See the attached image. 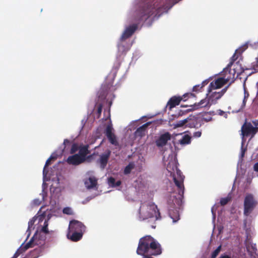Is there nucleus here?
Wrapping results in <instances>:
<instances>
[{"label":"nucleus","instance_id":"obj_1","mask_svg":"<svg viewBox=\"0 0 258 258\" xmlns=\"http://www.w3.org/2000/svg\"><path fill=\"white\" fill-rule=\"evenodd\" d=\"M160 7L156 8L155 4L152 5L150 2L140 3L135 11L133 21L137 23L126 27L122 33L120 40L123 41L130 37L138 28V24L145 22L152 15L156 13V15L160 12Z\"/></svg>","mask_w":258,"mask_h":258},{"label":"nucleus","instance_id":"obj_2","mask_svg":"<svg viewBox=\"0 0 258 258\" xmlns=\"http://www.w3.org/2000/svg\"><path fill=\"white\" fill-rule=\"evenodd\" d=\"M166 169L170 175L172 176L174 182L178 190V197H173L172 202L175 206L180 207L182 203V198L184 194V186L183 182L184 176L181 171L178 168L175 161H171L168 163Z\"/></svg>","mask_w":258,"mask_h":258},{"label":"nucleus","instance_id":"obj_3","mask_svg":"<svg viewBox=\"0 0 258 258\" xmlns=\"http://www.w3.org/2000/svg\"><path fill=\"white\" fill-rule=\"evenodd\" d=\"M140 215L143 220L155 217L157 220L161 218L157 206L152 202L142 203L140 208Z\"/></svg>","mask_w":258,"mask_h":258},{"label":"nucleus","instance_id":"obj_4","mask_svg":"<svg viewBox=\"0 0 258 258\" xmlns=\"http://www.w3.org/2000/svg\"><path fill=\"white\" fill-rule=\"evenodd\" d=\"M257 204V201L252 194H247L244 200V215L246 217L249 216L256 207Z\"/></svg>","mask_w":258,"mask_h":258},{"label":"nucleus","instance_id":"obj_5","mask_svg":"<svg viewBox=\"0 0 258 258\" xmlns=\"http://www.w3.org/2000/svg\"><path fill=\"white\" fill-rule=\"evenodd\" d=\"M241 135L244 137H250L252 138L257 133L256 129L253 127V125L250 122H247L246 120L241 128Z\"/></svg>","mask_w":258,"mask_h":258},{"label":"nucleus","instance_id":"obj_6","mask_svg":"<svg viewBox=\"0 0 258 258\" xmlns=\"http://www.w3.org/2000/svg\"><path fill=\"white\" fill-rule=\"evenodd\" d=\"M37 239V235H35L25 245H23L24 244H23L15 252L12 258H17L20 253L25 251L28 248L33 247L34 245L42 244L41 242H38V240Z\"/></svg>","mask_w":258,"mask_h":258},{"label":"nucleus","instance_id":"obj_7","mask_svg":"<svg viewBox=\"0 0 258 258\" xmlns=\"http://www.w3.org/2000/svg\"><path fill=\"white\" fill-rule=\"evenodd\" d=\"M195 97H196L195 94L192 93H186L183 95L181 97L173 96L171 97L169 100L168 104L171 108H173L179 105L181 100L185 101L187 100L188 98Z\"/></svg>","mask_w":258,"mask_h":258},{"label":"nucleus","instance_id":"obj_8","mask_svg":"<svg viewBox=\"0 0 258 258\" xmlns=\"http://www.w3.org/2000/svg\"><path fill=\"white\" fill-rule=\"evenodd\" d=\"M229 86V85L219 92L212 91L211 92H208L207 95H208L210 101H211V104H216L217 103V101L219 100L226 93Z\"/></svg>","mask_w":258,"mask_h":258},{"label":"nucleus","instance_id":"obj_9","mask_svg":"<svg viewBox=\"0 0 258 258\" xmlns=\"http://www.w3.org/2000/svg\"><path fill=\"white\" fill-rule=\"evenodd\" d=\"M227 83V80L224 77L216 79L210 84L208 88V92H211L212 91L221 88Z\"/></svg>","mask_w":258,"mask_h":258},{"label":"nucleus","instance_id":"obj_10","mask_svg":"<svg viewBox=\"0 0 258 258\" xmlns=\"http://www.w3.org/2000/svg\"><path fill=\"white\" fill-rule=\"evenodd\" d=\"M248 48V42L245 43L244 45L240 47L235 50V53L231 58L230 61L227 66V69L231 68L234 62L239 57L241 56L242 53Z\"/></svg>","mask_w":258,"mask_h":258},{"label":"nucleus","instance_id":"obj_11","mask_svg":"<svg viewBox=\"0 0 258 258\" xmlns=\"http://www.w3.org/2000/svg\"><path fill=\"white\" fill-rule=\"evenodd\" d=\"M171 138V134L169 132L162 134L155 142L156 146L159 148L164 147L167 144L168 141L170 140Z\"/></svg>","mask_w":258,"mask_h":258},{"label":"nucleus","instance_id":"obj_12","mask_svg":"<svg viewBox=\"0 0 258 258\" xmlns=\"http://www.w3.org/2000/svg\"><path fill=\"white\" fill-rule=\"evenodd\" d=\"M212 104H211L209 98L208 99L205 98L201 100L199 102L195 103L194 105L191 106V108L187 109V112L197 110L201 108L208 107L209 108Z\"/></svg>","mask_w":258,"mask_h":258},{"label":"nucleus","instance_id":"obj_13","mask_svg":"<svg viewBox=\"0 0 258 258\" xmlns=\"http://www.w3.org/2000/svg\"><path fill=\"white\" fill-rule=\"evenodd\" d=\"M85 227L83 224L77 220H73L70 223L69 230L70 231H78L82 232Z\"/></svg>","mask_w":258,"mask_h":258},{"label":"nucleus","instance_id":"obj_14","mask_svg":"<svg viewBox=\"0 0 258 258\" xmlns=\"http://www.w3.org/2000/svg\"><path fill=\"white\" fill-rule=\"evenodd\" d=\"M85 161L79 155L77 154H75L72 156H70L67 159V162L69 165H79L83 163H84Z\"/></svg>","mask_w":258,"mask_h":258},{"label":"nucleus","instance_id":"obj_15","mask_svg":"<svg viewBox=\"0 0 258 258\" xmlns=\"http://www.w3.org/2000/svg\"><path fill=\"white\" fill-rule=\"evenodd\" d=\"M110 155L111 151L109 150H107L104 153L100 155L99 162L102 169H104L106 166Z\"/></svg>","mask_w":258,"mask_h":258},{"label":"nucleus","instance_id":"obj_16","mask_svg":"<svg viewBox=\"0 0 258 258\" xmlns=\"http://www.w3.org/2000/svg\"><path fill=\"white\" fill-rule=\"evenodd\" d=\"M112 130L111 125H108L105 130V135L111 144L117 145L118 143L115 135L112 133Z\"/></svg>","mask_w":258,"mask_h":258},{"label":"nucleus","instance_id":"obj_17","mask_svg":"<svg viewBox=\"0 0 258 258\" xmlns=\"http://www.w3.org/2000/svg\"><path fill=\"white\" fill-rule=\"evenodd\" d=\"M223 73L224 75V77L227 80L228 82L230 80H234L235 78L236 71L235 69H231V68L227 69L226 67L223 70Z\"/></svg>","mask_w":258,"mask_h":258},{"label":"nucleus","instance_id":"obj_18","mask_svg":"<svg viewBox=\"0 0 258 258\" xmlns=\"http://www.w3.org/2000/svg\"><path fill=\"white\" fill-rule=\"evenodd\" d=\"M111 85H103L98 92V98L100 99L104 100L106 98L108 90L110 89Z\"/></svg>","mask_w":258,"mask_h":258},{"label":"nucleus","instance_id":"obj_19","mask_svg":"<svg viewBox=\"0 0 258 258\" xmlns=\"http://www.w3.org/2000/svg\"><path fill=\"white\" fill-rule=\"evenodd\" d=\"M82 236L83 232L78 231H70L69 230V232L67 234L68 238L72 241L75 242L80 240L82 238Z\"/></svg>","mask_w":258,"mask_h":258},{"label":"nucleus","instance_id":"obj_20","mask_svg":"<svg viewBox=\"0 0 258 258\" xmlns=\"http://www.w3.org/2000/svg\"><path fill=\"white\" fill-rule=\"evenodd\" d=\"M84 184L88 189L95 187L97 184V179L94 176L90 177L85 180Z\"/></svg>","mask_w":258,"mask_h":258},{"label":"nucleus","instance_id":"obj_21","mask_svg":"<svg viewBox=\"0 0 258 258\" xmlns=\"http://www.w3.org/2000/svg\"><path fill=\"white\" fill-rule=\"evenodd\" d=\"M151 124V122H148L142 126H140L137 128L136 131L135 132V136L136 137H142L145 135L147 127Z\"/></svg>","mask_w":258,"mask_h":258},{"label":"nucleus","instance_id":"obj_22","mask_svg":"<svg viewBox=\"0 0 258 258\" xmlns=\"http://www.w3.org/2000/svg\"><path fill=\"white\" fill-rule=\"evenodd\" d=\"M89 148V146L88 145L80 146L79 150V153L77 154L78 155H79L85 161L86 160L87 155L90 153Z\"/></svg>","mask_w":258,"mask_h":258},{"label":"nucleus","instance_id":"obj_23","mask_svg":"<svg viewBox=\"0 0 258 258\" xmlns=\"http://www.w3.org/2000/svg\"><path fill=\"white\" fill-rule=\"evenodd\" d=\"M169 215L171 218L173 220V222H176L179 219V214L177 210H175V212L172 211L171 209L169 210Z\"/></svg>","mask_w":258,"mask_h":258},{"label":"nucleus","instance_id":"obj_24","mask_svg":"<svg viewBox=\"0 0 258 258\" xmlns=\"http://www.w3.org/2000/svg\"><path fill=\"white\" fill-rule=\"evenodd\" d=\"M189 120L186 123V126L192 128V127H196V126L198 125V123L196 120V118L194 116H189Z\"/></svg>","mask_w":258,"mask_h":258},{"label":"nucleus","instance_id":"obj_25","mask_svg":"<svg viewBox=\"0 0 258 258\" xmlns=\"http://www.w3.org/2000/svg\"><path fill=\"white\" fill-rule=\"evenodd\" d=\"M135 167V163L133 162H130L129 164L125 167L124 169V174H130Z\"/></svg>","mask_w":258,"mask_h":258},{"label":"nucleus","instance_id":"obj_26","mask_svg":"<svg viewBox=\"0 0 258 258\" xmlns=\"http://www.w3.org/2000/svg\"><path fill=\"white\" fill-rule=\"evenodd\" d=\"M191 138L187 135H184L179 141V143L181 145L188 144L190 143Z\"/></svg>","mask_w":258,"mask_h":258},{"label":"nucleus","instance_id":"obj_27","mask_svg":"<svg viewBox=\"0 0 258 258\" xmlns=\"http://www.w3.org/2000/svg\"><path fill=\"white\" fill-rule=\"evenodd\" d=\"M188 120H189V117H187L183 120L177 121L174 125L175 127H182L184 125L186 126V123H187Z\"/></svg>","mask_w":258,"mask_h":258},{"label":"nucleus","instance_id":"obj_28","mask_svg":"<svg viewBox=\"0 0 258 258\" xmlns=\"http://www.w3.org/2000/svg\"><path fill=\"white\" fill-rule=\"evenodd\" d=\"M243 88H244V98H243V102H242V107H244L245 106L247 100L249 96V92L247 90L245 86H243Z\"/></svg>","mask_w":258,"mask_h":258},{"label":"nucleus","instance_id":"obj_29","mask_svg":"<svg viewBox=\"0 0 258 258\" xmlns=\"http://www.w3.org/2000/svg\"><path fill=\"white\" fill-rule=\"evenodd\" d=\"M231 200V197L230 196H228L226 198H222L220 200V204L221 206L226 205L229 202H230Z\"/></svg>","mask_w":258,"mask_h":258},{"label":"nucleus","instance_id":"obj_30","mask_svg":"<svg viewBox=\"0 0 258 258\" xmlns=\"http://www.w3.org/2000/svg\"><path fill=\"white\" fill-rule=\"evenodd\" d=\"M80 146L77 143H73L70 150V153L73 154L79 150Z\"/></svg>","mask_w":258,"mask_h":258},{"label":"nucleus","instance_id":"obj_31","mask_svg":"<svg viewBox=\"0 0 258 258\" xmlns=\"http://www.w3.org/2000/svg\"><path fill=\"white\" fill-rule=\"evenodd\" d=\"M212 117L211 116V115L209 112H206L203 115L202 120L206 122H209L212 120Z\"/></svg>","mask_w":258,"mask_h":258},{"label":"nucleus","instance_id":"obj_32","mask_svg":"<svg viewBox=\"0 0 258 258\" xmlns=\"http://www.w3.org/2000/svg\"><path fill=\"white\" fill-rule=\"evenodd\" d=\"M48 221H47V220H45L44 222L43 226L41 228V231L45 234H48L49 231L48 229Z\"/></svg>","mask_w":258,"mask_h":258},{"label":"nucleus","instance_id":"obj_33","mask_svg":"<svg viewBox=\"0 0 258 258\" xmlns=\"http://www.w3.org/2000/svg\"><path fill=\"white\" fill-rule=\"evenodd\" d=\"M251 69L255 72L258 71V56L255 58V61L251 63Z\"/></svg>","mask_w":258,"mask_h":258},{"label":"nucleus","instance_id":"obj_34","mask_svg":"<svg viewBox=\"0 0 258 258\" xmlns=\"http://www.w3.org/2000/svg\"><path fill=\"white\" fill-rule=\"evenodd\" d=\"M221 249V246H219L212 253L211 258H216L219 253Z\"/></svg>","mask_w":258,"mask_h":258},{"label":"nucleus","instance_id":"obj_35","mask_svg":"<svg viewBox=\"0 0 258 258\" xmlns=\"http://www.w3.org/2000/svg\"><path fill=\"white\" fill-rule=\"evenodd\" d=\"M209 83L208 80H205V81H203L201 84L197 85L195 86H194V90H196V88L197 87H200V88H203L204 86H205L208 83Z\"/></svg>","mask_w":258,"mask_h":258},{"label":"nucleus","instance_id":"obj_36","mask_svg":"<svg viewBox=\"0 0 258 258\" xmlns=\"http://www.w3.org/2000/svg\"><path fill=\"white\" fill-rule=\"evenodd\" d=\"M62 212L64 214H67L69 215H71L73 214V210H72L71 208H70L69 207H66V208H63Z\"/></svg>","mask_w":258,"mask_h":258},{"label":"nucleus","instance_id":"obj_37","mask_svg":"<svg viewBox=\"0 0 258 258\" xmlns=\"http://www.w3.org/2000/svg\"><path fill=\"white\" fill-rule=\"evenodd\" d=\"M246 150V148L244 147L243 144L242 143L241 147V152L240 154V157L241 159L244 157Z\"/></svg>","mask_w":258,"mask_h":258},{"label":"nucleus","instance_id":"obj_38","mask_svg":"<svg viewBox=\"0 0 258 258\" xmlns=\"http://www.w3.org/2000/svg\"><path fill=\"white\" fill-rule=\"evenodd\" d=\"M108 184L110 186L114 187V186L115 185V179L114 178H113L112 177H110L108 178Z\"/></svg>","mask_w":258,"mask_h":258},{"label":"nucleus","instance_id":"obj_39","mask_svg":"<svg viewBox=\"0 0 258 258\" xmlns=\"http://www.w3.org/2000/svg\"><path fill=\"white\" fill-rule=\"evenodd\" d=\"M118 50L119 51H121V52L123 53H125L127 51V49H126L124 46L123 45H122L121 44H119L118 46Z\"/></svg>","mask_w":258,"mask_h":258},{"label":"nucleus","instance_id":"obj_40","mask_svg":"<svg viewBox=\"0 0 258 258\" xmlns=\"http://www.w3.org/2000/svg\"><path fill=\"white\" fill-rule=\"evenodd\" d=\"M103 105L101 104H99L97 106V113L98 114L99 116H100L102 112Z\"/></svg>","mask_w":258,"mask_h":258},{"label":"nucleus","instance_id":"obj_41","mask_svg":"<svg viewBox=\"0 0 258 258\" xmlns=\"http://www.w3.org/2000/svg\"><path fill=\"white\" fill-rule=\"evenodd\" d=\"M251 123L253 125V127L256 129L257 132H258V119L252 120Z\"/></svg>","mask_w":258,"mask_h":258},{"label":"nucleus","instance_id":"obj_42","mask_svg":"<svg viewBox=\"0 0 258 258\" xmlns=\"http://www.w3.org/2000/svg\"><path fill=\"white\" fill-rule=\"evenodd\" d=\"M35 219L33 218L31 219L28 222V229H30L34 224Z\"/></svg>","mask_w":258,"mask_h":258},{"label":"nucleus","instance_id":"obj_43","mask_svg":"<svg viewBox=\"0 0 258 258\" xmlns=\"http://www.w3.org/2000/svg\"><path fill=\"white\" fill-rule=\"evenodd\" d=\"M201 135H202L201 132L198 131V132H196L194 133L193 136L196 138H199L201 136Z\"/></svg>","mask_w":258,"mask_h":258},{"label":"nucleus","instance_id":"obj_44","mask_svg":"<svg viewBox=\"0 0 258 258\" xmlns=\"http://www.w3.org/2000/svg\"><path fill=\"white\" fill-rule=\"evenodd\" d=\"M71 142L68 139H64L63 141V145H64V147L63 150H64L66 148V147L68 145L70 144Z\"/></svg>","mask_w":258,"mask_h":258},{"label":"nucleus","instance_id":"obj_45","mask_svg":"<svg viewBox=\"0 0 258 258\" xmlns=\"http://www.w3.org/2000/svg\"><path fill=\"white\" fill-rule=\"evenodd\" d=\"M50 162H51L50 159L48 158L46 160V161L45 162V164L44 167V169H43V173H44L45 168L50 164Z\"/></svg>","mask_w":258,"mask_h":258},{"label":"nucleus","instance_id":"obj_46","mask_svg":"<svg viewBox=\"0 0 258 258\" xmlns=\"http://www.w3.org/2000/svg\"><path fill=\"white\" fill-rule=\"evenodd\" d=\"M253 170L256 172H258V162L254 164Z\"/></svg>","mask_w":258,"mask_h":258},{"label":"nucleus","instance_id":"obj_47","mask_svg":"<svg viewBox=\"0 0 258 258\" xmlns=\"http://www.w3.org/2000/svg\"><path fill=\"white\" fill-rule=\"evenodd\" d=\"M203 88H200V87H197L196 88V90H194V88H192V91L195 92H202Z\"/></svg>","mask_w":258,"mask_h":258},{"label":"nucleus","instance_id":"obj_48","mask_svg":"<svg viewBox=\"0 0 258 258\" xmlns=\"http://www.w3.org/2000/svg\"><path fill=\"white\" fill-rule=\"evenodd\" d=\"M57 158V156H55V155H53V154L51 155L50 157L49 158V159H50V160H55Z\"/></svg>","mask_w":258,"mask_h":258},{"label":"nucleus","instance_id":"obj_49","mask_svg":"<svg viewBox=\"0 0 258 258\" xmlns=\"http://www.w3.org/2000/svg\"><path fill=\"white\" fill-rule=\"evenodd\" d=\"M121 181L120 180H118L117 181H115V185L114 187L118 186L121 184Z\"/></svg>","mask_w":258,"mask_h":258},{"label":"nucleus","instance_id":"obj_50","mask_svg":"<svg viewBox=\"0 0 258 258\" xmlns=\"http://www.w3.org/2000/svg\"><path fill=\"white\" fill-rule=\"evenodd\" d=\"M222 258H231L230 256L228 255H224L222 257Z\"/></svg>","mask_w":258,"mask_h":258},{"label":"nucleus","instance_id":"obj_51","mask_svg":"<svg viewBox=\"0 0 258 258\" xmlns=\"http://www.w3.org/2000/svg\"><path fill=\"white\" fill-rule=\"evenodd\" d=\"M256 87L257 88V93H256V96H258V82H257L256 83Z\"/></svg>","mask_w":258,"mask_h":258}]
</instances>
